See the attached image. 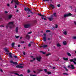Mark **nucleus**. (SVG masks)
<instances>
[{
  "instance_id": "obj_61",
  "label": "nucleus",
  "mask_w": 76,
  "mask_h": 76,
  "mask_svg": "<svg viewBox=\"0 0 76 76\" xmlns=\"http://www.w3.org/2000/svg\"><path fill=\"white\" fill-rule=\"evenodd\" d=\"M0 71L1 72H3V70H2V69H1Z\"/></svg>"
},
{
  "instance_id": "obj_27",
  "label": "nucleus",
  "mask_w": 76,
  "mask_h": 76,
  "mask_svg": "<svg viewBox=\"0 0 76 76\" xmlns=\"http://www.w3.org/2000/svg\"><path fill=\"white\" fill-rule=\"evenodd\" d=\"M63 59L64 60H68V58H63Z\"/></svg>"
},
{
  "instance_id": "obj_41",
  "label": "nucleus",
  "mask_w": 76,
  "mask_h": 76,
  "mask_svg": "<svg viewBox=\"0 0 76 76\" xmlns=\"http://www.w3.org/2000/svg\"><path fill=\"white\" fill-rule=\"evenodd\" d=\"M32 31H30V32H28V34H31V33H32Z\"/></svg>"
},
{
  "instance_id": "obj_59",
  "label": "nucleus",
  "mask_w": 76,
  "mask_h": 76,
  "mask_svg": "<svg viewBox=\"0 0 76 76\" xmlns=\"http://www.w3.org/2000/svg\"><path fill=\"white\" fill-rule=\"evenodd\" d=\"M69 7L71 8V9H72V6H70Z\"/></svg>"
},
{
  "instance_id": "obj_63",
  "label": "nucleus",
  "mask_w": 76,
  "mask_h": 76,
  "mask_svg": "<svg viewBox=\"0 0 76 76\" xmlns=\"http://www.w3.org/2000/svg\"><path fill=\"white\" fill-rule=\"evenodd\" d=\"M10 5L9 4H7V6H9Z\"/></svg>"
},
{
  "instance_id": "obj_44",
  "label": "nucleus",
  "mask_w": 76,
  "mask_h": 76,
  "mask_svg": "<svg viewBox=\"0 0 76 76\" xmlns=\"http://www.w3.org/2000/svg\"><path fill=\"white\" fill-rule=\"evenodd\" d=\"M43 1H49L50 0H43Z\"/></svg>"
},
{
  "instance_id": "obj_47",
  "label": "nucleus",
  "mask_w": 76,
  "mask_h": 76,
  "mask_svg": "<svg viewBox=\"0 0 76 76\" xmlns=\"http://www.w3.org/2000/svg\"><path fill=\"white\" fill-rule=\"evenodd\" d=\"M15 8L16 9V8H17V6L16 5V4H15Z\"/></svg>"
},
{
  "instance_id": "obj_4",
  "label": "nucleus",
  "mask_w": 76,
  "mask_h": 76,
  "mask_svg": "<svg viewBox=\"0 0 76 76\" xmlns=\"http://www.w3.org/2000/svg\"><path fill=\"white\" fill-rule=\"evenodd\" d=\"M46 35H47L46 34L44 33L43 34V36H44L43 37V41L44 42H45L47 41V37H46Z\"/></svg>"
},
{
  "instance_id": "obj_46",
  "label": "nucleus",
  "mask_w": 76,
  "mask_h": 76,
  "mask_svg": "<svg viewBox=\"0 0 76 76\" xmlns=\"http://www.w3.org/2000/svg\"><path fill=\"white\" fill-rule=\"evenodd\" d=\"M38 71L39 72H41V71H42V70L38 69Z\"/></svg>"
},
{
  "instance_id": "obj_23",
  "label": "nucleus",
  "mask_w": 76,
  "mask_h": 76,
  "mask_svg": "<svg viewBox=\"0 0 76 76\" xmlns=\"http://www.w3.org/2000/svg\"><path fill=\"white\" fill-rule=\"evenodd\" d=\"M50 7H51L52 8H54V6L52 4H50Z\"/></svg>"
},
{
  "instance_id": "obj_19",
  "label": "nucleus",
  "mask_w": 76,
  "mask_h": 76,
  "mask_svg": "<svg viewBox=\"0 0 76 76\" xmlns=\"http://www.w3.org/2000/svg\"><path fill=\"white\" fill-rule=\"evenodd\" d=\"M48 47V45H43V48H45Z\"/></svg>"
},
{
  "instance_id": "obj_50",
  "label": "nucleus",
  "mask_w": 76,
  "mask_h": 76,
  "mask_svg": "<svg viewBox=\"0 0 76 76\" xmlns=\"http://www.w3.org/2000/svg\"><path fill=\"white\" fill-rule=\"evenodd\" d=\"M21 44H24L25 42L23 41L21 42Z\"/></svg>"
},
{
  "instance_id": "obj_24",
  "label": "nucleus",
  "mask_w": 76,
  "mask_h": 76,
  "mask_svg": "<svg viewBox=\"0 0 76 76\" xmlns=\"http://www.w3.org/2000/svg\"><path fill=\"white\" fill-rule=\"evenodd\" d=\"M67 55H68V56H69L70 57L71 56V54H70V53H69V52H67Z\"/></svg>"
},
{
  "instance_id": "obj_40",
  "label": "nucleus",
  "mask_w": 76,
  "mask_h": 76,
  "mask_svg": "<svg viewBox=\"0 0 76 76\" xmlns=\"http://www.w3.org/2000/svg\"><path fill=\"white\" fill-rule=\"evenodd\" d=\"M44 70L45 72H47V69H44Z\"/></svg>"
},
{
  "instance_id": "obj_1",
  "label": "nucleus",
  "mask_w": 76,
  "mask_h": 76,
  "mask_svg": "<svg viewBox=\"0 0 76 76\" xmlns=\"http://www.w3.org/2000/svg\"><path fill=\"white\" fill-rule=\"evenodd\" d=\"M13 22H10L9 23L7 24L6 28H7V29L8 28H12L13 26Z\"/></svg>"
},
{
  "instance_id": "obj_16",
  "label": "nucleus",
  "mask_w": 76,
  "mask_h": 76,
  "mask_svg": "<svg viewBox=\"0 0 76 76\" xmlns=\"http://www.w3.org/2000/svg\"><path fill=\"white\" fill-rule=\"evenodd\" d=\"M9 57L10 58H12V53H9Z\"/></svg>"
},
{
  "instance_id": "obj_5",
  "label": "nucleus",
  "mask_w": 76,
  "mask_h": 76,
  "mask_svg": "<svg viewBox=\"0 0 76 76\" xmlns=\"http://www.w3.org/2000/svg\"><path fill=\"white\" fill-rule=\"evenodd\" d=\"M72 15H72V14H71L70 13H69L68 14L64 15V17L66 18V17L70 16H72Z\"/></svg>"
},
{
  "instance_id": "obj_38",
  "label": "nucleus",
  "mask_w": 76,
  "mask_h": 76,
  "mask_svg": "<svg viewBox=\"0 0 76 76\" xmlns=\"http://www.w3.org/2000/svg\"><path fill=\"white\" fill-rule=\"evenodd\" d=\"M30 76H37L36 75H32V74H30Z\"/></svg>"
},
{
  "instance_id": "obj_36",
  "label": "nucleus",
  "mask_w": 76,
  "mask_h": 76,
  "mask_svg": "<svg viewBox=\"0 0 76 76\" xmlns=\"http://www.w3.org/2000/svg\"><path fill=\"white\" fill-rule=\"evenodd\" d=\"M73 39H76V37H73Z\"/></svg>"
},
{
  "instance_id": "obj_12",
  "label": "nucleus",
  "mask_w": 76,
  "mask_h": 76,
  "mask_svg": "<svg viewBox=\"0 0 76 76\" xmlns=\"http://www.w3.org/2000/svg\"><path fill=\"white\" fill-rule=\"evenodd\" d=\"M36 58L38 61H41V56L37 57Z\"/></svg>"
},
{
  "instance_id": "obj_2",
  "label": "nucleus",
  "mask_w": 76,
  "mask_h": 76,
  "mask_svg": "<svg viewBox=\"0 0 76 76\" xmlns=\"http://www.w3.org/2000/svg\"><path fill=\"white\" fill-rule=\"evenodd\" d=\"M14 1L15 3L16 4H17V5H19V3H20V2H19L18 0H12L11 1L12 4L13 3V2H14Z\"/></svg>"
},
{
  "instance_id": "obj_9",
  "label": "nucleus",
  "mask_w": 76,
  "mask_h": 76,
  "mask_svg": "<svg viewBox=\"0 0 76 76\" xmlns=\"http://www.w3.org/2000/svg\"><path fill=\"white\" fill-rule=\"evenodd\" d=\"M10 63H12L13 64H15V65H18V63H17L16 62H13V61H10Z\"/></svg>"
},
{
  "instance_id": "obj_32",
  "label": "nucleus",
  "mask_w": 76,
  "mask_h": 76,
  "mask_svg": "<svg viewBox=\"0 0 76 76\" xmlns=\"http://www.w3.org/2000/svg\"><path fill=\"white\" fill-rule=\"evenodd\" d=\"M46 32L47 33L50 32V30H47Z\"/></svg>"
},
{
  "instance_id": "obj_60",
  "label": "nucleus",
  "mask_w": 76,
  "mask_h": 76,
  "mask_svg": "<svg viewBox=\"0 0 76 76\" xmlns=\"http://www.w3.org/2000/svg\"><path fill=\"white\" fill-rule=\"evenodd\" d=\"M35 60V58H33V61H34V60Z\"/></svg>"
},
{
  "instance_id": "obj_25",
  "label": "nucleus",
  "mask_w": 76,
  "mask_h": 76,
  "mask_svg": "<svg viewBox=\"0 0 76 76\" xmlns=\"http://www.w3.org/2000/svg\"><path fill=\"white\" fill-rule=\"evenodd\" d=\"M63 33L64 34V35H67V31H65L64 32H63Z\"/></svg>"
},
{
  "instance_id": "obj_20",
  "label": "nucleus",
  "mask_w": 76,
  "mask_h": 76,
  "mask_svg": "<svg viewBox=\"0 0 76 76\" xmlns=\"http://www.w3.org/2000/svg\"><path fill=\"white\" fill-rule=\"evenodd\" d=\"M15 43L12 42L11 45L12 47H14V46H15Z\"/></svg>"
},
{
  "instance_id": "obj_45",
  "label": "nucleus",
  "mask_w": 76,
  "mask_h": 76,
  "mask_svg": "<svg viewBox=\"0 0 76 76\" xmlns=\"http://www.w3.org/2000/svg\"><path fill=\"white\" fill-rule=\"evenodd\" d=\"M0 27H4V26H3V25H0Z\"/></svg>"
},
{
  "instance_id": "obj_29",
  "label": "nucleus",
  "mask_w": 76,
  "mask_h": 76,
  "mask_svg": "<svg viewBox=\"0 0 76 76\" xmlns=\"http://www.w3.org/2000/svg\"><path fill=\"white\" fill-rule=\"evenodd\" d=\"M64 69H65V70L66 71H68V69H67V68L65 67V66H64Z\"/></svg>"
},
{
  "instance_id": "obj_51",
  "label": "nucleus",
  "mask_w": 76,
  "mask_h": 76,
  "mask_svg": "<svg viewBox=\"0 0 76 76\" xmlns=\"http://www.w3.org/2000/svg\"><path fill=\"white\" fill-rule=\"evenodd\" d=\"M28 45V47H31V44H29Z\"/></svg>"
},
{
  "instance_id": "obj_21",
  "label": "nucleus",
  "mask_w": 76,
  "mask_h": 76,
  "mask_svg": "<svg viewBox=\"0 0 76 76\" xmlns=\"http://www.w3.org/2000/svg\"><path fill=\"white\" fill-rule=\"evenodd\" d=\"M12 17V15H9L8 17V19H10Z\"/></svg>"
},
{
  "instance_id": "obj_7",
  "label": "nucleus",
  "mask_w": 76,
  "mask_h": 76,
  "mask_svg": "<svg viewBox=\"0 0 76 76\" xmlns=\"http://www.w3.org/2000/svg\"><path fill=\"white\" fill-rule=\"evenodd\" d=\"M30 26L31 24H25L24 26L25 28H28Z\"/></svg>"
},
{
  "instance_id": "obj_22",
  "label": "nucleus",
  "mask_w": 76,
  "mask_h": 76,
  "mask_svg": "<svg viewBox=\"0 0 76 76\" xmlns=\"http://www.w3.org/2000/svg\"><path fill=\"white\" fill-rule=\"evenodd\" d=\"M37 15H38L39 16H42V17L45 16L44 15H41V14H39V13H38L37 14Z\"/></svg>"
},
{
  "instance_id": "obj_64",
  "label": "nucleus",
  "mask_w": 76,
  "mask_h": 76,
  "mask_svg": "<svg viewBox=\"0 0 76 76\" xmlns=\"http://www.w3.org/2000/svg\"><path fill=\"white\" fill-rule=\"evenodd\" d=\"M59 38H60V39H61V37L60 36Z\"/></svg>"
},
{
  "instance_id": "obj_33",
  "label": "nucleus",
  "mask_w": 76,
  "mask_h": 76,
  "mask_svg": "<svg viewBox=\"0 0 76 76\" xmlns=\"http://www.w3.org/2000/svg\"><path fill=\"white\" fill-rule=\"evenodd\" d=\"M63 75H68V74H67V73H63Z\"/></svg>"
},
{
  "instance_id": "obj_43",
  "label": "nucleus",
  "mask_w": 76,
  "mask_h": 76,
  "mask_svg": "<svg viewBox=\"0 0 76 76\" xmlns=\"http://www.w3.org/2000/svg\"><path fill=\"white\" fill-rule=\"evenodd\" d=\"M23 54L24 55V56H25V52H23Z\"/></svg>"
},
{
  "instance_id": "obj_26",
  "label": "nucleus",
  "mask_w": 76,
  "mask_h": 76,
  "mask_svg": "<svg viewBox=\"0 0 76 76\" xmlns=\"http://www.w3.org/2000/svg\"><path fill=\"white\" fill-rule=\"evenodd\" d=\"M40 53H42V54H45L46 53L45 52H43L42 51H41Z\"/></svg>"
},
{
  "instance_id": "obj_49",
  "label": "nucleus",
  "mask_w": 76,
  "mask_h": 76,
  "mask_svg": "<svg viewBox=\"0 0 76 76\" xmlns=\"http://www.w3.org/2000/svg\"><path fill=\"white\" fill-rule=\"evenodd\" d=\"M14 57H15V58H18V57H17V56H14Z\"/></svg>"
},
{
  "instance_id": "obj_6",
  "label": "nucleus",
  "mask_w": 76,
  "mask_h": 76,
  "mask_svg": "<svg viewBox=\"0 0 76 76\" xmlns=\"http://www.w3.org/2000/svg\"><path fill=\"white\" fill-rule=\"evenodd\" d=\"M70 61H71V62H73L75 64H76V62L75 61H76V58H74L73 59H70Z\"/></svg>"
},
{
  "instance_id": "obj_55",
  "label": "nucleus",
  "mask_w": 76,
  "mask_h": 76,
  "mask_svg": "<svg viewBox=\"0 0 76 76\" xmlns=\"http://www.w3.org/2000/svg\"><path fill=\"white\" fill-rule=\"evenodd\" d=\"M4 13H7V11H5L4 12Z\"/></svg>"
},
{
  "instance_id": "obj_10",
  "label": "nucleus",
  "mask_w": 76,
  "mask_h": 76,
  "mask_svg": "<svg viewBox=\"0 0 76 76\" xmlns=\"http://www.w3.org/2000/svg\"><path fill=\"white\" fill-rule=\"evenodd\" d=\"M16 67L17 68H19V69H22L23 68V66L17 65L16 66Z\"/></svg>"
},
{
  "instance_id": "obj_15",
  "label": "nucleus",
  "mask_w": 76,
  "mask_h": 76,
  "mask_svg": "<svg viewBox=\"0 0 76 76\" xmlns=\"http://www.w3.org/2000/svg\"><path fill=\"white\" fill-rule=\"evenodd\" d=\"M4 50L5 51H6V52H7V53H9V51L8 50V49L6 48H4Z\"/></svg>"
},
{
  "instance_id": "obj_35",
  "label": "nucleus",
  "mask_w": 76,
  "mask_h": 76,
  "mask_svg": "<svg viewBox=\"0 0 76 76\" xmlns=\"http://www.w3.org/2000/svg\"><path fill=\"white\" fill-rule=\"evenodd\" d=\"M50 55H51V53H49L47 55H46V56H50Z\"/></svg>"
},
{
  "instance_id": "obj_28",
  "label": "nucleus",
  "mask_w": 76,
  "mask_h": 76,
  "mask_svg": "<svg viewBox=\"0 0 76 76\" xmlns=\"http://www.w3.org/2000/svg\"><path fill=\"white\" fill-rule=\"evenodd\" d=\"M57 46L58 47H61V45L59 44H57Z\"/></svg>"
},
{
  "instance_id": "obj_58",
  "label": "nucleus",
  "mask_w": 76,
  "mask_h": 76,
  "mask_svg": "<svg viewBox=\"0 0 76 76\" xmlns=\"http://www.w3.org/2000/svg\"><path fill=\"white\" fill-rule=\"evenodd\" d=\"M18 47H20V45H18Z\"/></svg>"
},
{
  "instance_id": "obj_31",
  "label": "nucleus",
  "mask_w": 76,
  "mask_h": 76,
  "mask_svg": "<svg viewBox=\"0 0 76 76\" xmlns=\"http://www.w3.org/2000/svg\"><path fill=\"white\" fill-rule=\"evenodd\" d=\"M47 73L48 75H51V72H48Z\"/></svg>"
},
{
  "instance_id": "obj_13",
  "label": "nucleus",
  "mask_w": 76,
  "mask_h": 76,
  "mask_svg": "<svg viewBox=\"0 0 76 76\" xmlns=\"http://www.w3.org/2000/svg\"><path fill=\"white\" fill-rule=\"evenodd\" d=\"M70 68L72 69H75V67L74 66V65L72 64L71 65Z\"/></svg>"
},
{
  "instance_id": "obj_14",
  "label": "nucleus",
  "mask_w": 76,
  "mask_h": 76,
  "mask_svg": "<svg viewBox=\"0 0 76 76\" xmlns=\"http://www.w3.org/2000/svg\"><path fill=\"white\" fill-rule=\"evenodd\" d=\"M26 38L27 39H29V38H30V36H29V35L28 34H27L26 35Z\"/></svg>"
},
{
  "instance_id": "obj_8",
  "label": "nucleus",
  "mask_w": 76,
  "mask_h": 76,
  "mask_svg": "<svg viewBox=\"0 0 76 76\" xmlns=\"http://www.w3.org/2000/svg\"><path fill=\"white\" fill-rule=\"evenodd\" d=\"M48 19L50 21H52L54 19V17H53L51 15H50V17L48 18Z\"/></svg>"
},
{
  "instance_id": "obj_54",
  "label": "nucleus",
  "mask_w": 76,
  "mask_h": 76,
  "mask_svg": "<svg viewBox=\"0 0 76 76\" xmlns=\"http://www.w3.org/2000/svg\"><path fill=\"white\" fill-rule=\"evenodd\" d=\"M11 73H12V74H15V73L14 72H11Z\"/></svg>"
},
{
  "instance_id": "obj_62",
  "label": "nucleus",
  "mask_w": 76,
  "mask_h": 76,
  "mask_svg": "<svg viewBox=\"0 0 76 76\" xmlns=\"http://www.w3.org/2000/svg\"><path fill=\"white\" fill-rule=\"evenodd\" d=\"M34 61V60H31L30 61L31 62H32V61Z\"/></svg>"
},
{
  "instance_id": "obj_39",
  "label": "nucleus",
  "mask_w": 76,
  "mask_h": 76,
  "mask_svg": "<svg viewBox=\"0 0 76 76\" xmlns=\"http://www.w3.org/2000/svg\"><path fill=\"white\" fill-rule=\"evenodd\" d=\"M74 23L75 24V25L76 26V21H74Z\"/></svg>"
},
{
  "instance_id": "obj_30",
  "label": "nucleus",
  "mask_w": 76,
  "mask_h": 76,
  "mask_svg": "<svg viewBox=\"0 0 76 76\" xmlns=\"http://www.w3.org/2000/svg\"><path fill=\"white\" fill-rule=\"evenodd\" d=\"M63 43L64 44V45H66V42L64 41L63 42Z\"/></svg>"
},
{
  "instance_id": "obj_57",
  "label": "nucleus",
  "mask_w": 76,
  "mask_h": 76,
  "mask_svg": "<svg viewBox=\"0 0 76 76\" xmlns=\"http://www.w3.org/2000/svg\"><path fill=\"white\" fill-rule=\"evenodd\" d=\"M57 27H58V26H57V25H56L55 27L56 28H57Z\"/></svg>"
},
{
  "instance_id": "obj_3",
  "label": "nucleus",
  "mask_w": 76,
  "mask_h": 76,
  "mask_svg": "<svg viewBox=\"0 0 76 76\" xmlns=\"http://www.w3.org/2000/svg\"><path fill=\"white\" fill-rule=\"evenodd\" d=\"M24 9L25 11H28V12H30L31 13L33 14V12L31 11V10L29 9V8H25Z\"/></svg>"
},
{
  "instance_id": "obj_56",
  "label": "nucleus",
  "mask_w": 76,
  "mask_h": 76,
  "mask_svg": "<svg viewBox=\"0 0 76 76\" xmlns=\"http://www.w3.org/2000/svg\"><path fill=\"white\" fill-rule=\"evenodd\" d=\"M48 41H50V38H48Z\"/></svg>"
},
{
  "instance_id": "obj_11",
  "label": "nucleus",
  "mask_w": 76,
  "mask_h": 76,
  "mask_svg": "<svg viewBox=\"0 0 76 76\" xmlns=\"http://www.w3.org/2000/svg\"><path fill=\"white\" fill-rule=\"evenodd\" d=\"M51 15L53 18H54V17H57V14L56 12L54 13L53 15Z\"/></svg>"
},
{
  "instance_id": "obj_17",
  "label": "nucleus",
  "mask_w": 76,
  "mask_h": 76,
  "mask_svg": "<svg viewBox=\"0 0 76 76\" xmlns=\"http://www.w3.org/2000/svg\"><path fill=\"white\" fill-rule=\"evenodd\" d=\"M44 16H42L41 17V18L43 20V19H44V20H47V19L44 18Z\"/></svg>"
},
{
  "instance_id": "obj_18",
  "label": "nucleus",
  "mask_w": 76,
  "mask_h": 76,
  "mask_svg": "<svg viewBox=\"0 0 76 76\" xmlns=\"http://www.w3.org/2000/svg\"><path fill=\"white\" fill-rule=\"evenodd\" d=\"M18 27H17L16 28V29H15V31L17 33V32H18Z\"/></svg>"
},
{
  "instance_id": "obj_42",
  "label": "nucleus",
  "mask_w": 76,
  "mask_h": 76,
  "mask_svg": "<svg viewBox=\"0 0 76 76\" xmlns=\"http://www.w3.org/2000/svg\"><path fill=\"white\" fill-rule=\"evenodd\" d=\"M14 74L15 75H18V76H19V74L17 73H15Z\"/></svg>"
},
{
  "instance_id": "obj_52",
  "label": "nucleus",
  "mask_w": 76,
  "mask_h": 76,
  "mask_svg": "<svg viewBox=\"0 0 76 76\" xmlns=\"http://www.w3.org/2000/svg\"><path fill=\"white\" fill-rule=\"evenodd\" d=\"M18 76H23V75L20 74V75H19Z\"/></svg>"
},
{
  "instance_id": "obj_37",
  "label": "nucleus",
  "mask_w": 76,
  "mask_h": 76,
  "mask_svg": "<svg viewBox=\"0 0 76 76\" xmlns=\"http://www.w3.org/2000/svg\"><path fill=\"white\" fill-rule=\"evenodd\" d=\"M60 4H58L57 5V6L58 7H60Z\"/></svg>"
},
{
  "instance_id": "obj_53",
  "label": "nucleus",
  "mask_w": 76,
  "mask_h": 76,
  "mask_svg": "<svg viewBox=\"0 0 76 76\" xmlns=\"http://www.w3.org/2000/svg\"><path fill=\"white\" fill-rule=\"evenodd\" d=\"M56 69V67L54 66L53 67V69Z\"/></svg>"
},
{
  "instance_id": "obj_48",
  "label": "nucleus",
  "mask_w": 76,
  "mask_h": 76,
  "mask_svg": "<svg viewBox=\"0 0 76 76\" xmlns=\"http://www.w3.org/2000/svg\"><path fill=\"white\" fill-rule=\"evenodd\" d=\"M28 73H30V70H29V69H28Z\"/></svg>"
},
{
  "instance_id": "obj_34",
  "label": "nucleus",
  "mask_w": 76,
  "mask_h": 76,
  "mask_svg": "<svg viewBox=\"0 0 76 76\" xmlns=\"http://www.w3.org/2000/svg\"><path fill=\"white\" fill-rule=\"evenodd\" d=\"M15 37L16 38H19V36H15Z\"/></svg>"
}]
</instances>
